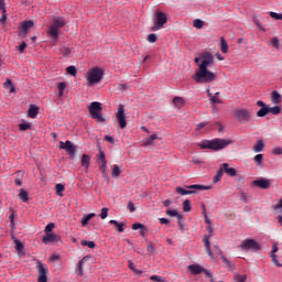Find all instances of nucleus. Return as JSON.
Segmentation results:
<instances>
[{
    "instance_id": "nucleus-1",
    "label": "nucleus",
    "mask_w": 282,
    "mask_h": 282,
    "mask_svg": "<svg viewBox=\"0 0 282 282\" xmlns=\"http://www.w3.org/2000/svg\"><path fill=\"white\" fill-rule=\"evenodd\" d=\"M202 63L199 69L196 70L194 79L198 84H207L214 82L217 76L212 70H208V67L212 66L215 62V57L210 52H203L200 54Z\"/></svg>"
},
{
    "instance_id": "nucleus-2",
    "label": "nucleus",
    "mask_w": 282,
    "mask_h": 282,
    "mask_svg": "<svg viewBox=\"0 0 282 282\" xmlns=\"http://www.w3.org/2000/svg\"><path fill=\"white\" fill-rule=\"evenodd\" d=\"M231 143H232V140H230V139L216 138L214 140L204 141L200 144V148L203 150L220 151V150H224L225 148H227L228 145H230Z\"/></svg>"
},
{
    "instance_id": "nucleus-3",
    "label": "nucleus",
    "mask_w": 282,
    "mask_h": 282,
    "mask_svg": "<svg viewBox=\"0 0 282 282\" xmlns=\"http://www.w3.org/2000/svg\"><path fill=\"white\" fill-rule=\"evenodd\" d=\"M65 28V19L61 18V17H56L53 19L48 31H47V35L54 40V42L58 41L59 37V31L61 29Z\"/></svg>"
},
{
    "instance_id": "nucleus-4",
    "label": "nucleus",
    "mask_w": 282,
    "mask_h": 282,
    "mask_svg": "<svg viewBox=\"0 0 282 282\" xmlns=\"http://www.w3.org/2000/svg\"><path fill=\"white\" fill-rule=\"evenodd\" d=\"M88 109L93 120H97V122H106V118L101 115L102 107L100 102H91Z\"/></svg>"
},
{
    "instance_id": "nucleus-5",
    "label": "nucleus",
    "mask_w": 282,
    "mask_h": 282,
    "mask_svg": "<svg viewBox=\"0 0 282 282\" xmlns=\"http://www.w3.org/2000/svg\"><path fill=\"white\" fill-rule=\"evenodd\" d=\"M238 248L242 251H259L261 250V246L259 242L254 239H245L241 241V243L238 246Z\"/></svg>"
},
{
    "instance_id": "nucleus-6",
    "label": "nucleus",
    "mask_w": 282,
    "mask_h": 282,
    "mask_svg": "<svg viewBox=\"0 0 282 282\" xmlns=\"http://www.w3.org/2000/svg\"><path fill=\"white\" fill-rule=\"evenodd\" d=\"M169 23V18L164 14L162 11L156 12V20L154 21V24L151 28L152 32H158L162 29H164V25Z\"/></svg>"
},
{
    "instance_id": "nucleus-7",
    "label": "nucleus",
    "mask_w": 282,
    "mask_h": 282,
    "mask_svg": "<svg viewBox=\"0 0 282 282\" xmlns=\"http://www.w3.org/2000/svg\"><path fill=\"white\" fill-rule=\"evenodd\" d=\"M235 116L240 124H248L251 121L252 112L248 109H236Z\"/></svg>"
},
{
    "instance_id": "nucleus-8",
    "label": "nucleus",
    "mask_w": 282,
    "mask_h": 282,
    "mask_svg": "<svg viewBox=\"0 0 282 282\" xmlns=\"http://www.w3.org/2000/svg\"><path fill=\"white\" fill-rule=\"evenodd\" d=\"M104 76V70L101 68H91L88 70V77L87 80L90 85L98 84Z\"/></svg>"
},
{
    "instance_id": "nucleus-9",
    "label": "nucleus",
    "mask_w": 282,
    "mask_h": 282,
    "mask_svg": "<svg viewBox=\"0 0 282 282\" xmlns=\"http://www.w3.org/2000/svg\"><path fill=\"white\" fill-rule=\"evenodd\" d=\"M126 113H124V106L119 105V109H117V122H119V128L121 130H124L127 128V120H126Z\"/></svg>"
},
{
    "instance_id": "nucleus-10",
    "label": "nucleus",
    "mask_w": 282,
    "mask_h": 282,
    "mask_svg": "<svg viewBox=\"0 0 282 282\" xmlns=\"http://www.w3.org/2000/svg\"><path fill=\"white\" fill-rule=\"evenodd\" d=\"M39 279L37 282H47L48 269L43 262H36Z\"/></svg>"
},
{
    "instance_id": "nucleus-11",
    "label": "nucleus",
    "mask_w": 282,
    "mask_h": 282,
    "mask_svg": "<svg viewBox=\"0 0 282 282\" xmlns=\"http://www.w3.org/2000/svg\"><path fill=\"white\" fill-rule=\"evenodd\" d=\"M59 149L65 150L69 156H74L75 153H76V147L69 140H67L66 142L61 141L59 142Z\"/></svg>"
},
{
    "instance_id": "nucleus-12",
    "label": "nucleus",
    "mask_w": 282,
    "mask_h": 282,
    "mask_svg": "<svg viewBox=\"0 0 282 282\" xmlns=\"http://www.w3.org/2000/svg\"><path fill=\"white\" fill-rule=\"evenodd\" d=\"M34 26V22L29 21H22V29L20 32H18V37H25L29 34V31Z\"/></svg>"
},
{
    "instance_id": "nucleus-13",
    "label": "nucleus",
    "mask_w": 282,
    "mask_h": 282,
    "mask_svg": "<svg viewBox=\"0 0 282 282\" xmlns=\"http://www.w3.org/2000/svg\"><path fill=\"white\" fill-rule=\"evenodd\" d=\"M59 241H62V238L58 235L54 234V232L46 234L42 238V242L44 245H50V243L59 242Z\"/></svg>"
},
{
    "instance_id": "nucleus-14",
    "label": "nucleus",
    "mask_w": 282,
    "mask_h": 282,
    "mask_svg": "<svg viewBox=\"0 0 282 282\" xmlns=\"http://www.w3.org/2000/svg\"><path fill=\"white\" fill-rule=\"evenodd\" d=\"M220 169L229 177L237 176V170L235 167H229V163H221Z\"/></svg>"
},
{
    "instance_id": "nucleus-15",
    "label": "nucleus",
    "mask_w": 282,
    "mask_h": 282,
    "mask_svg": "<svg viewBox=\"0 0 282 282\" xmlns=\"http://www.w3.org/2000/svg\"><path fill=\"white\" fill-rule=\"evenodd\" d=\"M188 271L192 275H199L203 273V271H205V269L202 267V264H189Z\"/></svg>"
},
{
    "instance_id": "nucleus-16",
    "label": "nucleus",
    "mask_w": 282,
    "mask_h": 282,
    "mask_svg": "<svg viewBox=\"0 0 282 282\" xmlns=\"http://www.w3.org/2000/svg\"><path fill=\"white\" fill-rule=\"evenodd\" d=\"M88 260V257L85 256L83 259L79 260L77 269H76V274L78 276H83L84 275V263Z\"/></svg>"
},
{
    "instance_id": "nucleus-17",
    "label": "nucleus",
    "mask_w": 282,
    "mask_h": 282,
    "mask_svg": "<svg viewBox=\"0 0 282 282\" xmlns=\"http://www.w3.org/2000/svg\"><path fill=\"white\" fill-rule=\"evenodd\" d=\"M253 184L260 188L267 189L270 187V182L265 178L253 181Z\"/></svg>"
},
{
    "instance_id": "nucleus-18",
    "label": "nucleus",
    "mask_w": 282,
    "mask_h": 282,
    "mask_svg": "<svg viewBox=\"0 0 282 282\" xmlns=\"http://www.w3.org/2000/svg\"><path fill=\"white\" fill-rule=\"evenodd\" d=\"M263 149H265V144L263 143V140H258L252 148L254 153H261L263 152Z\"/></svg>"
},
{
    "instance_id": "nucleus-19",
    "label": "nucleus",
    "mask_w": 282,
    "mask_h": 282,
    "mask_svg": "<svg viewBox=\"0 0 282 282\" xmlns=\"http://www.w3.org/2000/svg\"><path fill=\"white\" fill-rule=\"evenodd\" d=\"M37 115H39V107L35 105H30L28 110L29 118H36Z\"/></svg>"
},
{
    "instance_id": "nucleus-20",
    "label": "nucleus",
    "mask_w": 282,
    "mask_h": 282,
    "mask_svg": "<svg viewBox=\"0 0 282 282\" xmlns=\"http://www.w3.org/2000/svg\"><path fill=\"white\" fill-rule=\"evenodd\" d=\"M175 193H177V194L184 196V195L196 194V191H192V189L187 191V189H184V188H182V187H176Z\"/></svg>"
},
{
    "instance_id": "nucleus-21",
    "label": "nucleus",
    "mask_w": 282,
    "mask_h": 282,
    "mask_svg": "<svg viewBox=\"0 0 282 282\" xmlns=\"http://www.w3.org/2000/svg\"><path fill=\"white\" fill-rule=\"evenodd\" d=\"M220 260H221L223 264H224L228 270H232L234 264H232V262H230V260H229L226 256H220Z\"/></svg>"
},
{
    "instance_id": "nucleus-22",
    "label": "nucleus",
    "mask_w": 282,
    "mask_h": 282,
    "mask_svg": "<svg viewBox=\"0 0 282 282\" xmlns=\"http://www.w3.org/2000/svg\"><path fill=\"white\" fill-rule=\"evenodd\" d=\"M110 225L117 227V231H119L120 234L124 232L123 223H118L117 220H110Z\"/></svg>"
},
{
    "instance_id": "nucleus-23",
    "label": "nucleus",
    "mask_w": 282,
    "mask_h": 282,
    "mask_svg": "<svg viewBox=\"0 0 282 282\" xmlns=\"http://www.w3.org/2000/svg\"><path fill=\"white\" fill-rule=\"evenodd\" d=\"M186 188L197 192V191H207L210 187L209 186H204V185H189V186H186Z\"/></svg>"
},
{
    "instance_id": "nucleus-24",
    "label": "nucleus",
    "mask_w": 282,
    "mask_h": 282,
    "mask_svg": "<svg viewBox=\"0 0 282 282\" xmlns=\"http://www.w3.org/2000/svg\"><path fill=\"white\" fill-rule=\"evenodd\" d=\"M269 113V106H264L262 107L258 112H257V117L258 118H265V116H268Z\"/></svg>"
},
{
    "instance_id": "nucleus-25",
    "label": "nucleus",
    "mask_w": 282,
    "mask_h": 282,
    "mask_svg": "<svg viewBox=\"0 0 282 282\" xmlns=\"http://www.w3.org/2000/svg\"><path fill=\"white\" fill-rule=\"evenodd\" d=\"M228 50H229V46H228L227 41L224 37H221L220 39V52L226 54V53H228Z\"/></svg>"
},
{
    "instance_id": "nucleus-26",
    "label": "nucleus",
    "mask_w": 282,
    "mask_h": 282,
    "mask_svg": "<svg viewBox=\"0 0 282 282\" xmlns=\"http://www.w3.org/2000/svg\"><path fill=\"white\" fill-rule=\"evenodd\" d=\"M93 217H96V214H95V213H90L89 215L84 216V217L82 218V226H83V227H86L87 224H88V221H90V219H93Z\"/></svg>"
},
{
    "instance_id": "nucleus-27",
    "label": "nucleus",
    "mask_w": 282,
    "mask_h": 282,
    "mask_svg": "<svg viewBox=\"0 0 282 282\" xmlns=\"http://www.w3.org/2000/svg\"><path fill=\"white\" fill-rule=\"evenodd\" d=\"M90 164V156L88 154H83L82 156V166L88 169Z\"/></svg>"
},
{
    "instance_id": "nucleus-28",
    "label": "nucleus",
    "mask_w": 282,
    "mask_h": 282,
    "mask_svg": "<svg viewBox=\"0 0 282 282\" xmlns=\"http://www.w3.org/2000/svg\"><path fill=\"white\" fill-rule=\"evenodd\" d=\"M18 197L24 203L29 202V194L25 189H20V194H18Z\"/></svg>"
},
{
    "instance_id": "nucleus-29",
    "label": "nucleus",
    "mask_w": 282,
    "mask_h": 282,
    "mask_svg": "<svg viewBox=\"0 0 282 282\" xmlns=\"http://www.w3.org/2000/svg\"><path fill=\"white\" fill-rule=\"evenodd\" d=\"M253 161L258 166H263V154H256Z\"/></svg>"
},
{
    "instance_id": "nucleus-30",
    "label": "nucleus",
    "mask_w": 282,
    "mask_h": 282,
    "mask_svg": "<svg viewBox=\"0 0 282 282\" xmlns=\"http://www.w3.org/2000/svg\"><path fill=\"white\" fill-rule=\"evenodd\" d=\"M55 189H56V195H58L59 197L64 196L65 186L63 184H56Z\"/></svg>"
},
{
    "instance_id": "nucleus-31",
    "label": "nucleus",
    "mask_w": 282,
    "mask_h": 282,
    "mask_svg": "<svg viewBox=\"0 0 282 282\" xmlns=\"http://www.w3.org/2000/svg\"><path fill=\"white\" fill-rule=\"evenodd\" d=\"M271 100L273 104H279L281 101V95L278 91L271 94Z\"/></svg>"
},
{
    "instance_id": "nucleus-32",
    "label": "nucleus",
    "mask_w": 282,
    "mask_h": 282,
    "mask_svg": "<svg viewBox=\"0 0 282 282\" xmlns=\"http://www.w3.org/2000/svg\"><path fill=\"white\" fill-rule=\"evenodd\" d=\"M65 88H67V84H65V83H58L57 89H58V96H59V97H63V96H64Z\"/></svg>"
},
{
    "instance_id": "nucleus-33",
    "label": "nucleus",
    "mask_w": 282,
    "mask_h": 282,
    "mask_svg": "<svg viewBox=\"0 0 282 282\" xmlns=\"http://www.w3.org/2000/svg\"><path fill=\"white\" fill-rule=\"evenodd\" d=\"M223 176H224V171L221 167H219L218 172H216V176H214V184L221 181Z\"/></svg>"
},
{
    "instance_id": "nucleus-34",
    "label": "nucleus",
    "mask_w": 282,
    "mask_h": 282,
    "mask_svg": "<svg viewBox=\"0 0 282 282\" xmlns=\"http://www.w3.org/2000/svg\"><path fill=\"white\" fill-rule=\"evenodd\" d=\"M193 25L195 29L202 30L205 25V22L200 19H196V20H194Z\"/></svg>"
},
{
    "instance_id": "nucleus-35",
    "label": "nucleus",
    "mask_w": 282,
    "mask_h": 282,
    "mask_svg": "<svg viewBox=\"0 0 282 282\" xmlns=\"http://www.w3.org/2000/svg\"><path fill=\"white\" fill-rule=\"evenodd\" d=\"M56 225L54 223H50L45 226V229H44V234L45 235H48V234H52L53 230L55 229Z\"/></svg>"
},
{
    "instance_id": "nucleus-36",
    "label": "nucleus",
    "mask_w": 282,
    "mask_h": 282,
    "mask_svg": "<svg viewBox=\"0 0 282 282\" xmlns=\"http://www.w3.org/2000/svg\"><path fill=\"white\" fill-rule=\"evenodd\" d=\"M173 104H174V106H175L176 108H182L183 105H184V99L181 98V97H175V98L173 99Z\"/></svg>"
},
{
    "instance_id": "nucleus-37",
    "label": "nucleus",
    "mask_w": 282,
    "mask_h": 282,
    "mask_svg": "<svg viewBox=\"0 0 282 282\" xmlns=\"http://www.w3.org/2000/svg\"><path fill=\"white\" fill-rule=\"evenodd\" d=\"M281 112L280 106L269 107V113H272V116H279Z\"/></svg>"
},
{
    "instance_id": "nucleus-38",
    "label": "nucleus",
    "mask_w": 282,
    "mask_h": 282,
    "mask_svg": "<svg viewBox=\"0 0 282 282\" xmlns=\"http://www.w3.org/2000/svg\"><path fill=\"white\" fill-rule=\"evenodd\" d=\"M80 245L82 247H88L89 249L96 248V243L94 241L82 240Z\"/></svg>"
},
{
    "instance_id": "nucleus-39",
    "label": "nucleus",
    "mask_w": 282,
    "mask_h": 282,
    "mask_svg": "<svg viewBox=\"0 0 282 282\" xmlns=\"http://www.w3.org/2000/svg\"><path fill=\"white\" fill-rule=\"evenodd\" d=\"M121 174V170L118 165H112V177L118 178Z\"/></svg>"
},
{
    "instance_id": "nucleus-40",
    "label": "nucleus",
    "mask_w": 282,
    "mask_h": 282,
    "mask_svg": "<svg viewBox=\"0 0 282 282\" xmlns=\"http://www.w3.org/2000/svg\"><path fill=\"white\" fill-rule=\"evenodd\" d=\"M14 242H15V251L22 252L24 249L23 243L19 239H15Z\"/></svg>"
},
{
    "instance_id": "nucleus-41",
    "label": "nucleus",
    "mask_w": 282,
    "mask_h": 282,
    "mask_svg": "<svg viewBox=\"0 0 282 282\" xmlns=\"http://www.w3.org/2000/svg\"><path fill=\"white\" fill-rule=\"evenodd\" d=\"M147 41H148L149 43H151V44H154V43H156V41H158V35H156L155 33H151V34L148 35Z\"/></svg>"
},
{
    "instance_id": "nucleus-42",
    "label": "nucleus",
    "mask_w": 282,
    "mask_h": 282,
    "mask_svg": "<svg viewBox=\"0 0 282 282\" xmlns=\"http://www.w3.org/2000/svg\"><path fill=\"white\" fill-rule=\"evenodd\" d=\"M183 209H184V212H191L192 210L191 202L188 199L183 202Z\"/></svg>"
},
{
    "instance_id": "nucleus-43",
    "label": "nucleus",
    "mask_w": 282,
    "mask_h": 282,
    "mask_svg": "<svg viewBox=\"0 0 282 282\" xmlns=\"http://www.w3.org/2000/svg\"><path fill=\"white\" fill-rule=\"evenodd\" d=\"M270 18L275 19V21H282V13L270 12Z\"/></svg>"
},
{
    "instance_id": "nucleus-44",
    "label": "nucleus",
    "mask_w": 282,
    "mask_h": 282,
    "mask_svg": "<svg viewBox=\"0 0 282 282\" xmlns=\"http://www.w3.org/2000/svg\"><path fill=\"white\" fill-rule=\"evenodd\" d=\"M131 229L133 231H138V230H141V229H144V225L140 224V223H135V224L132 225Z\"/></svg>"
},
{
    "instance_id": "nucleus-45",
    "label": "nucleus",
    "mask_w": 282,
    "mask_h": 282,
    "mask_svg": "<svg viewBox=\"0 0 282 282\" xmlns=\"http://www.w3.org/2000/svg\"><path fill=\"white\" fill-rule=\"evenodd\" d=\"M219 93H216V96H212L209 100H212V104H221V99L218 97Z\"/></svg>"
},
{
    "instance_id": "nucleus-46",
    "label": "nucleus",
    "mask_w": 282,
    "mask_h": 282,
    "mask_svg": "<svg viewBox=\"0 0 282 282\" xmlns=\"http://www.w3.org/2000/svg\"><path fill=\"white\" fill-rule=\"evenodd\" d=\"M66 72H67V74L72 75V76H76V74H77V69L74 66H68L66 68Z\"/></svg>"
},
{
    "instance_id": "nucleus-47",
    "label": "nucleus",
    "mask_w": 282,
    "mask_h": 282,
    "mask_svg": "<svg viewBox=\"0 0 282 282\" xmlns=\"http://www.w3.org/2000/svg\"><path fill=\"white\" fill-rule=\"evenodd\" d=\"M253 23L257 25V28L262 31L265 32V28H263V25H261V23L259 22L258 18H253Z\"/></svg>"
},
{
    "instance_id": "nucleus-48",
    "label": "nucleus",
    "mask_w": 282,
    "mask_h": 282,
    "mask_svg": "<svg viewBox=\"0 0 282 282\" xmlns=\"http://www.w3.org/2000/svg\"><path fill=\"white\" fill-rule=\"evenodd\" d=\"M100 171L102 172V175H104V177H106V175H107V162H101V165H100Z\"/></svg>"
},
{
    "instance_id": "nucleus-49",
    "label": "nucleus",
    "mask_w": 282,
    "mask_h": 282,
    "mask_svg": "<svg viewBox=\"0 0 282 282\" xmlns=\"http://www.w3.org/2000/svg\"><path fill=\"white\" fill-rule=\"evenodd\" d=\"M108 212H109V208H107V207H104V208L101 209V214H100L101 219H107V217H108Z\"/></svg>"
},
{
    "instance_id": "nucleus-50",
    "label": "nucleus",
    "mask_w": 282,
    "mask_h": 282,
    "mask_svg": "<svg viewBox=\"0 0 282 282\" xmlns=\"http://www.w3.org/2000/svg\"><path fill=\"white\" fill-rule=\"evenodd\" d=\"M270 257L275 267L282 268V264L280 262H278L276 254H270Z\"/></svg>"
},
{
    "instance_id": "nucleus-51",
    "label": "nucleus",
    "mask_w": 282,
    "mask_h": 282,
    "mask_svg": "<svg viewBox=\"0 0 282 282\" xmlns=\"http://www.w3.org/2000/svg\"><path fill=\"white\" fill-rule=\"evenodd\" d=\"M31 129L30 123H20V131H28Z\"/></svg>"
},
{
    "instance_id": "nucleus-52",
    "label": "nucleus",
    "mask_w": 282,
    "mask_h": 282,
    "mask_svg": "<svg viewBox=\"0 0 282 282\" xmlns=\"http://www.w3.org/2000/svg\"><path fill=\"white\" fill-rule=\"evenodd\" d=\"M150 280L152 282H164V279L162 276H158V275L150 276Z\"/></svg>"
},
{
    "instance_id": "nucleus-53",
    "label": "nucleus",
    "mask_w": 282,
    "mask_h": 282,
    "mask_svg": "<svg viewBox=\"0 0 282 282\" xmlns=\"http://www.w3.org/2000/svg\"><path fill=\"white\" fill-rule=\"evenodd\" d=\"M247 275H237L235 278L236 282H246L247 281Z\"/></svg>"
},
{
    "instance_id": "nucleus-54",
    "label": "nucleus",
    "mask_w": 282,
    "mask_h": 282,
    "mask_svg": "<svg viewBox=\"0 0 282 282\" xmlns=\"http://www.w3.org/2000/svg\"><path fill=\"white\" fill-rule=\"evenodd\" d=\"M272 153L274 155H282V148L281 147H276L272 150Z\"/></svg>"
},
{
    "instance_id": "nucleus-55",
    "label": "nucleus",
    "mask_w": 282,
    "mask_h": 282,
    "mask_svg": "<svg viewBox=\"0 0 282 282\" xmlns=\"http://www.w3.org/2000/svg\"><path fill=\"white\" fill-rule=\"evenodd\" d=\"M279 251V247L276 242L272 243V250H271V256H275V253Z\"/></svg>"
},
{
    "instance_id": "nucleus-56",
    "label": "nucleus",
    "mask_w": 282,
    "mask_h": 282,
    "mask_svg": "<svg viewBox=\"0 0 282 282\" xmlns=\"http://www.w3.org/2000/svg\"><path fill=\"white\" fill-rule=\"evenodd\" d=\"M127 208L130 213H133L135 212V206L132 202H129L128 205H127Z\"/></svg>"
},
{
    "instance_id": "nucleus-57",
    "label": "nucleus",
    "mask_w": 282,
    "mask_h": 282,
    "mask_svg": "<svg viewBox=\"0 0 282 282\" xmlns=\"http://www.w3.org/2000/svg\"><path fill=\"white\" fill-rule=\"evenodd\" d=\"M166 215H169V217H175L177 215V212L175 209H167Z\"/></svg>"
},
{
    "instance_id": "nucleus-58",
    "label": "nucleus",
    "mask_w": 282,
    "mask_h": 282,
    "mask_svg": "<svg viewBox=\"0 0 282 282\" xmlns=\"http://www.w3.org/2000/svg\"><path fill=\"white\" fill-rule=\"evenodd\" d=\"M99 153H100V155H99L100 162H101V163H106V162H107V159H106L105 152H104L102 150H100Z\"/></svg>"
},
{
    "instance_id": "nucleus-59",
    "label": "nucleus",
    "mask_w": 282,
    "mask_h": 282,
    "mask_svg": "<svg viewBox=\"0 0 282 282\" xmlns=\"http://www.w3.org/2000/svg\"><path fill=\"white\" fill-rule=\"evenodd\" d=\"M204 243H205V248H209L210 247V236H206L204 238Z\"/></svg>"
},
{
    "instance_id": "nucleus-60",
    "label": "nucleus",
    "mask_w": 282,
    "mask_h": 282,
    "mask_svg": "<svg viewBox=\"0 0 282 282\" xmlns=\"http://www.w3.org/2000/svg\"><path fill=\"white\" fill-rule=\"evenodd\" d=\"M153 144H154V141L150 137L148 139H145L144 147H151Z\"/></svg>"
},
{
    "instance_id": "nucleus-61",
    "label": "nucleus",
    "mask_w": 282,
    "mask_h": 282,
    "mask_svg": "<svg viewBox=\"0 0 282 282\" xmlns=\"http://www.w3.org/2000/svg\"><path fill=\"white\" fill-rule=\"evenodd\" d=\"M208 126V122H200L196 126V129L199 131Z\"/></svg>"
},
{
    "instance_id": "nucleus-62",
    "label": "nucleus",
    "mask_w": 282,
    "mask_h": 282,
    "mask_svg": "<svg viewBox=\"0 0 282 282\" xmlns=\"http://www.w3.org/2000/svg\"><path fill=\"white\" fill-rule=\"evenodd\" d=\"M105 140L109 142L110 144H115V138L111 135H105Z\"/></svg>"
},
{
    "instance_id": "nucleus-63",
    "label": "nucleus",
    "mask_w": 282,
    "mask_h": 282,
    "mask_svg": "<svg viewBox=\"0 0 282 282\" xmlns=\"http://www.w3.org/2000/svg\"><path fill=\"white\" fill-rule=\"evenodd\" d=\"M271 44L273 45V47L278 48L279 47V40H278V37H273L271 40Z\"/></svg>"
},
{
    "instance_id": "nucleus-64",
    "label": "nucleus",
    "mask_w": 282,
    "mask_h": 282,
    "mask_svg": "<svg viewBox=\"0 0 282 282\" xmlns=\"http://www.w3.org/2000/svg\"><path fill=\"white\" fill-rule=\"evenodd\" d=\"M26 47H28V44H26L25 42H22V43L20 44V48H19L20 53H24V51H25Z\"/></svg>"
}]
</instances>
